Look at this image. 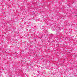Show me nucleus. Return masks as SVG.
<instances>
[{
	"label": "nucleus",
	"mask_w": 77,
	"mask_h": 77,
	"mask_svg": "<svg viewBox=\"0 0 77 77\" xmlns=\"http://www.w3.org/2000/svg\"><path fill=\"white\" fill-rule=\"evenodd\" d=\"M52 36H53V37H54V35H52Z\"/></svg>",
	"instance_id": "1"
}]
</instances>
